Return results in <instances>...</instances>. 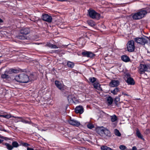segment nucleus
<instances>
[{
    "mask_svg": "<svg viewBox=\"0 0 150 150\" xmlns=\"http://www.w3.org/2000/svg\"><path fill=\"white\" fill-rule=\"evenodd\" d=\"M14 79L17 82L24 83H27L30 81L28 76L23 73L16 76Z\"/></svg>",
    "mask_w": 150,
    "mask_h": 150,
    "instance_id": "f257e3e1",
    "label": "nucleus"
},
{
    "mask_svg": "<svg viewBox=\"0 0 150 150\" xmlns=\"http://www.w3.org/2000/svg\"><path fill=\"white\" fill-rule=\"evenodd\" d=\"M147 13L148 12L146 8L145 9H142L140 11L133 14L132 18L135 20L140 19L143 18Z\"/></svg>",
    "mask_w": 150,
    "mask_h": 150,
    "instance_id": "f03ea898",
    "label": "nucleus"
},
{
    "mask_svg": "<svg viewBox=\"0 0 150 150\" xmlns=\"http://www.w3.org/2000/svg\"><path fill=\"white\" fill-rule=\"evenodd\" d=\"M134 41L137 43L141 45H144L149 43V38L147 37L144 36L141 38H136L134 39Z\"/></svg>",
    "mask_w": 150,
    "mask_h": 150,
    "instance_id": "7ed1b4c3",
    "label": "nucleus"
},
{
    "mask_svg": "<svg viewBox=\"0 0 150 150\" xmlns=\"http://www.w3.org/2000/svg\"><path fill=\"white\" fill-rule=\"evenodd\" d=\"M88 13L89 16L91 18L98 20L100 18V14L97 13L94 10L89 9L88 10Z\"/></svg>",
    "mask_w": 150,
    "mask_h": 150,
    "instance_id": "20e7f679",
    "label": "nucleus"
},
{
    "mask_svg": "<svg viewBox=\"0 0 150 150\" xmlns=\"http://www.w3.org/2000/svg\"><path fill=\"white\" fill-rule=\"evenodd\" d=\"M138 71L140 74H142L145 71H150V68L148 65L141 64L138 67Z\"/></svg>",
    "mask_w": 150,
    "mask_h": 150,
    "instance_id": "39448f33",
    "label": "nucleus"
},
{
    "mask_svg": "<svg viewBox=\"0 0 150 150\" xmlns=\"http://www.w3.org/2000/svg\"><path fill=\"white\" fill-rule=\"evenodd\" d=\"M134 42V40H131L128 42L127 44V49L129 52H133L135 48Z\"/></svg>",
    "mask_w": 150,
    "mask_h": 150,
    "instance_id": "423d86ee",
    "label": "nucleus"
},
{
    "mask_svg": "<svg viewBox=\"0 0 150 150\" xmlns=\"http://www.w3.org/2000/svg\"><path fill=\"white\" fill-rule=\"evenodd\" d=\"M55 84L57 87L61 91H63L65 89V86L64 85L62 82L55 81Z\"/></svg>",
    "mask_w": 150,
    "mask_h": 150,
    "instance_id": "0eeeda50",
    "label": "nucleus"
},
{
    "mask_svg": "<svg viewBox=\"0 0 150 150\" xmlns=\"http://www.w3.org/2000/svg\"><path fill=\"white\" fill-rule=\"evenodd\" d=\"M42 18L44 21L48 23H51L52 21V17L47 14H43L42 16Z\"/></svg>",
    "mask_w": 150,
    "mask_h": 150,
    "instance_id": "6e6552de",
    "label": "nucleus"
},
{
    "mask_svg": "<svg viewBox=\"0 0 150 150\" xmlns=\"http://www.w3.org/2000/svg\"><path fill=\"white\" fill-rule=\"evenodd\" d=\"M68 122L70 125L76 127H78L80 125V122H79L76 120L72 119L71 118L68 120Z\"/></svg>",
    "mask_w": 150,
    "mask_h": 150,
    "instance_id": "1a4fd4ad",
    "label": "nucleus"
},
{
    "mask_svg": "<svg viewBox=\"0 0 150 150\" xmlns=\"http://www.w3.org/2000/svg\"><path fill=\"white\" fill-rule=\"evenodd\" d=\"M82 54L84 56L92 58L95 56V54L91 52L85 51L82 53Z\"/></svg>",
    "mask_w": 150,
    "mask_h": 150,
    "instance_id": "9d476101",
    "label": "nucleus"
},
{
    "mask_svg": "<svg viewBox=\"0 0 150 150\" xmlns=\"http://www.w3.org/2000/svg\"><path fill=\"white\" fill-rule=\"evenodd\" d=\"M119 84V82L117 80H112L110 83V86L111 87H116Z\"/></svg>",
    "mask_w": 150,
    "mask_h": 150,
    "instance_id": "9b49d317",
    "label": "nucleus"
},
{
    "mask_svg": "<svg viewBox=\"0 0 150 150\" xmlns=\"http://www.w3.org/2000/svg\"><path fill=\"white\" fill-rule=\"evenodd\" d=\"M75 111L77 113L82 114L83 112V108L82 106H78L75 108Z\"/></svg>",
    "mask_w": 150,
    "mask_h": 150,
    "instance_id": "f8f14e48",
    "label": "nucleus"
},
{
    "mask_svg": "<svg viewBox=\"0 0 150 150\" xmlns=\"http://www.w3.org/2000/svg\"><path fill=\"white\" fill-rule=\"evenodd\" d=\"M30 32V29L28 28H25L21 29L20 31L21 34L23 35H26L29 34Z\"/></svg>",
    "mask_w": 150,
    "mask_h": 150,
    "instance_id": "ddd939ff",
    "label": "nucleus"
},
{
    "mask_svg": "<svg viewBox=\"0 0 150 150\" xmlns=\"http://www.w3.org/2000/svg\"><path fill=\"white\" fill-rule=\"evenodd\" d=\"M126 82L128 85H133L135 83V81L134 79L131 77H127Z\"/></svg>",
    "mask_w": 150,
    "mask_h": 150,
    "instance_id": "4468645a",
    "label": "nucleus"
},
{
    "mask_svg": "<svg viewBox=\"0 0 150 150\" xmlns=\"http://www.w3.org/2000/svg\"><path fill=\"white\" fill-rule=\"evenodd\" d=\"M67 99L69 102L71 103H75L76 98L73 95H69L67 97Z\"/></svg>",
    "mask_w": 150,
    "mask_h": 150,
    "instance_id": "2eb2a0df",
    "label": "nucleus"
},
{
    "mask_svg": "<svg viewBox=\"0 0 150 150\" xmlns=\"http://www.w3.org/2000/svg\"><path fill=\"white\" fill-rule=\"evenodd\" d=\"M104 129L103 128H100L97 129V132L98 133L100 136H104Z\"/></svg>",
    "mask_w": 150,
    "mask_h": 150,
    "instance_id": "dca6fc26",
    "label": "nucleus"
},
{
    "mask_svg": "<svg viewBox=\"0 0 150 150\" xmlns=\"http://www.w3.org/2000/svg\"><path fill=\"white\" fill-rule=\"evenodd\" d=\"M121 59L124 62H128L130 61L129 58L126 55H122L121 56Z\"/></svg>",
    "mask_w": 150,
    "mask_h": 150,
    "instance_id": "f3484780",
    "label": "nucleus"
},
{
    "mask_svg": "<svg viewBox=\"0 0 150 150\" xmlns=\"http://www.w3.org/2000/svg\"><path fill=\"white\" fill-rule=\"evenodd\" d=\"M88 24L91 27H93L96 25L95 22L92 20H90L87 21Z\"/></svg>",
    "mask_w": 150,
    "mask_h": 150,
    "instance_id": "a211bd4d",
    "label": "nucleus"
},
{
    "mask_svg": "<svg viewBox=\"0 0 150 150\" xmlns=\"http://www.w3.org/2000/svg\"><path fill=\"white\" fill-rule=\"evenodd\" d=\"M113 101L112 98L110 96H109L107 98V102L108 105H110L112 104Z\"/></svg>",
    "mask_w": 150,
    "mask_h": 150,
    "instance_id": "6ab92c4d",
    "label": "nucleus"
},
{
    "mask_svg": "<svg viewBox=\"0 0 150 150\" xmlns=\"http://www.w3.org/2000/svg\"><path fill=\"white\" fill-rule=\"evenodd\" d=\"M93 86L95 88L97 89L98 90H102L100 87V85L98 83L96 82L94 83L93 84Z\"/></svg>",
    "mask_w": 150,
    "mask_h": 150,
    "instance_id": "aec40b11",
    "label": "nucleus"
},
{
    "mask_svg": "<svg viewBox=\"0 0 150 150\" xmlns=\"http://www.w3.org/2000/svg\"><path fill=\"white\" fill-rule=\"evenodd\" d=\"M111 121L112 122H115L117 120V116L115 115H113L110 116Z\"/></svg>",
    "mask_w": 150,
    "mask_h": 150,
    "instance_id": "412c9836",
    "label": "nucleus"
},
{
    "mask_svg": "<svg viewBox=\"0 0 150 150\" xmlns=\"http://www.w3.org/2000/svg\"><path fill=\"white\" fill-rule=\"evenodd\" d=\"M105 135L108 137H110L111 136V133L110 131L108 129H104V135Z\"/></svg>",
    "mask_w": 150,
    "mask_h": 150,
    "instance_id": "4be33fe9",
    "label": "nucleus"
},
{
    "mask_svg": "<svg viewBox=\"0 0 150 150\" xmlns=\"http://www.w3.org/2000/svg\"><path fill=\"white\" fill-rule=\"evenodd\" d=\"M119 91V89L118 88H115L114 89L111 90V92L114 95H116Z\"/></svg>",
    "mask_w": 150,
    "mask_h": 150,
    "instance_id": "5701e85b",
    "label": "nucleus"
},
{
    "mask_svg": "<svg viewBox=\"0 0 150 150\" xmlns=\"http://www.w3.org/2000/svg\"><path fill=\"white\" fill-rule=\"evenodd\" d=\"M6 147V148L8 150H12L13 149V147H12V145H11L8 143H5V144Z\"/></svg>",
    "mask_w": 150,
    "mask_h": 150,
    "instance_id": "b1692460",
    "label": "nucleus"
},
{
    "mask_svg": "<svg viewBox=\"0 0 150 150\" xmlns=\"http://www.w3.org/2000/svg\"><path fill=\"white\" fill-rule=\"evenodd\" d=\"M67 65L68 67L72 68L74 67V64L72 62L68 61L67 62Z\"/></svg>",
    "mask_w": 150,
    "mask_h": 150,
    "instance_id": "393cba45",
    "label": "nucleus"
},
{
    "mask_svg": "<svg viewBox=\"0 0 150 150\" xmlns=\"http://www.w3.org/2000/svg\"><path fill=\"white\" fill-rule=\"evenodd\" d=\"M12 147L15 148H17L19 146L18 143L16 141H13L12 142Z\"/></svg>",
    "mask_w": 150,
    "mask_h": 150,
    "instance_id": "a878e982",
    "label": "nucleus"
},
{
    "mask_svg": "<svg viewBox=\"0 0 150 150\" xmlns=\"http://www.w3.org/2000/svg\"><path fill=\"white\" fill-rule=\"evenodd\" d=\"M115 134L118 137H120L121 135V134L119 131L117 129H115L114 130Z\"/></svg>",
    "mask_w": 150,
    "mask_h": 150,
    "instance_id": "bb28decb",
    "label": "nucleus"
},
{
    "mask_svg": "<svg viewBox=\"0 0 150 150\" xmlns=\"http://www.w3.org/2000/svg\"><path fill=\"white\" fill-rule=\"evenodd\" d=\"M110 148L106 146H103L101 147V150H110Z\"/></svg>",
    "mask_w": 150,
    "mask_h": 150,
    "instance_id": "cd10ccee",
    "label": "nucleus"
},
{
    "mask_svg": "<svg viewBox=\"0 0 150 150\" xmlns=\"http://www.w3.org/2000/svg\"><path fill=\"white\" fill-rule=\"evenodd\" d=\"M110 148L106 146H103L101 147V150H110Z\"/></svg>",
    "mask_w": 150,
    "mask_h": 150,
    "instance_id": "c85d7f7f",
    "label": "nucleus"
},
{
    "mask_svg": "<svg viewBox=\"0 0 150 150\" xmlns=\"http://www.w3.org/2000/svg\"><path fill=\"white\" fill-rule=\"evenodd\" d=\"M136 134L137 136L139 138H140L141 139H143V138L141 135V134L139 130H137L136 132Z\"/></svg>",
    "mask_w": 150,
    "mask_h": 150,
    "instance_id": "c756f323",
    "label": "nucleus"
},
{
    "mask_svg": "<svg viewBox=\"0 0 150 150\" xmlns=\"http://www.w3.org/2000/svg\"><path fill=\"white\" fill-rule=\"evenodd\" d=\"M13 116H11L10 115H0V117H4L8 119L10 118L11 117H13Z\"/></svg>",
    "mask_w": 150,
    "mask_h": 150,
    "instance_id": "7c9ffc66",
    "label": "nucleus"
},
{
    "mask_svg": "<svg viewBox=\"0 0 150 150\" xmlns=\"http://www.w3.org/2000/svg\"><path fill=\"white\" fill-rule=\"evenodd\" d=\"M21 122L25 124L28 123L29 124H30L31 123H32V122L31 121L29 122L27 120H25L24 119H23V120H22L17 121V122Z\"/></svg>",
    "mask_w": 150,
    "mask_h": 150,
    "instance_id": "2f4dec72",
    "label": "nucleus"
},
{
    "mask_svg": "<svg viewBox=\"0 0 150 150\" xmlns=\"http://www.w3.org/2000/svg\"><path fill=\"white\" fill-rule=\"evenodd\" d=\"M96 79L94 77H90L89 79V80L92 83H94L96 81Z\"/></svg>",
    "mask_w": 150,
    "mask_h": 150,
    "instance_id": "473e14b6",
    "label": "nucleus"
},
{
    "mask_svg": "<svg viewBox=\"0 0 150 150\" xmlns=\"http://www.w3.org/2000/svg\"><path fill=\"white\" fill-rule=\"evenodd\" d=\"M23 35H18L17 37V38L19 39L24 40L25 38V36H24Z\"/></svg>",
    "mask_w": 150,
    "mask_h": 150,
    "instance_id": "72a5a7b5",
    "label": "nucleus"
},
{
    "mask_svg": "<svg viewBox=\"0 0 150 150\" xmlns=\"http://www.w3.org/2000/svg\"><path fill=\"white\" fill-rule=\"evenodd\" d=\"M119 148L121 150H124L125 149L128 150V149H127L126 147L125 146L123 145H120L119 146Z\"/></svg>",
    "mask_w": 150,
    "mask_h": 150,
    "instance_id": "f704fd0d",
    "label": "nucleus"
},
{
    "mask_svg": "<svg viewBox=\"0 0 150 150\" xmlns=\"http://www.w3.org/2000/svg\"><path fill=\"white\" fill-rule=\"evenodd\" d=\"M120 101V96L117 97L115 98V103L116 104H117Z\"/></svg>",
    "mask_w": 150,
    "mask_h": 150,
    "instance_id": "c9c22d12",
    "label": "nucleus"
},
{
    "mask_svg": "<svg viewBox=\"0 0 150 150\" xmlns=\"http://www.w3.org/2000/svg\"><path fill=\"white\" fill-rule=\"evenodd\" d=\"M21 145L22 146L25 147H27L28 146H30V144L28 143L25 142L21 143Z\"/></svg>",
    "mask_w": 150,
    "mask_h": 150,
    "instance_id": "e433bc0d",
    "label": "nucleus"
},
{
    "mask_svg": "<svg viewBox=\"0 0 150 150\" xmlns=\"http://www.w3.org/2000/svg\"><path fill=\"white\" fill-rule=\"evenodd\" d=\"M88 128L90 129H92L94 127L93 125L91 124H89L87 125Z\"/></svg>",
    "mask_w": 150,
    "mask_h": 150,
    "instance_id": "4c0bfd02",
    "label": "nucleus"
},
{
    "mask_svg": "<svg viewBox=\"0 0 150 150\" xmlns=\"http://www.w3.org/2000/svg\"><path fill=\"white\" fill-rule=\"evenodd\" d=\"M8 75H7L5 74H3L1 76V77L2 78H4V79L8 78Z\"/></svg>",
    "mask_w": 150,
    "mask_h": 150,
    "instance_id": "58836bf2",
    "label": "nucleus"
},
{
    "mask_svg": "<svg viewBox=\"0 0 150 150\" xmlns=\"http://www.w3.org/2000/svg\"><path fill=\"white\" fill-rule=\"evenodd\" d=\"M52 45V44L51 43L47 42L46 45L45 46L51 48Z\"/></svg>",
    "mask_w": 150,
    "mask_h": 150,
    "instance_id": "ea45409f",
    "label": "nucleus"
},
{
    "mask_svg": "<svg viewBox=\"0 0 150 150\" xmlns=\"http://www.w3.org/2000/svg\"><path fill=\"white\" fill-rule=\"evenodd\" d=\"M13 117H14L15 118H17L18 119L20 120H23L24 119L22 117H15L14 116H13Z\"/></svg>",
    "mask_w": 150,
    "mask_h": 150,
    "instance_id": "a19ab883",
    "label": "nucleus"
},
{
    "mask_svg": "<svg viewBox=\"0 0 150 150\" xmlns=\"http://www.w3.org/2000/svg\"><path fill=\"white\" fill-rule=\"evenodd\" d=\"M30 124H32L33 126H34V127H35L37 128H38V130H40V129H39V128L38 127V126L37 125H36L35 124H33L32 122V123H31Z\"/></svg>",
    "mask_w": 150,
    "mask_h": 150,
    "instance_id": "79ce46f5",
    "label": "nucleus"
},
{
    "mask_svg": "<svg viewBox=\"0 0 150 150\" xmlns=\"http://www.w3.org/2000/svg\"><path fill=\"white\" fill-rule=\"evenodd\" d=\"M58 48V47H57L56 45H54L52 44L51 48H52V49H57Z\"/></svg>",
    "mask_w": 150,
    "mask_h": 150,
    "instance_id": "37998d69",
    "label": "nucleus"
},
{
    "mask_svg": "<svg viewBox=\"0 0 150 150\" xmlns=\"http://www.w3.org/2000/svg\"><path fill=\"white\" fill-rule=\"evenodd\" d=\"M146 9H147L148 12H150V5L146 7Z\"/></svg>",
    "mask_w": 150,
    "mask_h": 150,
    "instance_id": "c03bdc74",
    "label": "nucleus"
},
{
    "mask_svg": "<svg viewBox=\"0 0 150 150\" xmlns=\"http://www.w3.org/2000/svg\"><path fill=\"white\" fill-rule=\"evenodd\" d=\"M137 148L136 146H134L133 147L132 149H130L129 150H137Z\"/></svg>",
    "mask_w": 150,
    "mask_h": 150,
    "instance_id": "a18cd8bd",
    "label": "nucleus"
},
{
    "mask_svg": "<svg viewBox=\"0 0 150 150\" xmlns=\"http://www.w3.org/2000/svg\"><path fill=\"white\" fill-rule=\"evenodd\" d=\"M122 94L125 96H129V95H128V94L126 93H125L124 92H122Z\"/></svg>",
    "mask_w": 150,
    "mask_h": 150,
    "instance_id": "49530a36",
    "label": "nucleus"
},
{
    "mask_svg": "<svg viewBox=\"0 0 150 150\" xmlns=\"http://www.w3.org/2000/svg\"><path fill=\"white\" fill-rule=\"evenodd\" d=\"M27 150H35L33 148H30L29 147H27Z\"/></svg>",
    "mask_w": 150,
    "mask_h": 150,
    "instance_id": "de8ad7c7",
    "label": "nucleus"
},
{
    "mask_svg": "<svg viewBox=\"0 0 150 150\" xmlns=\"http://www.w3.org/2000/svg\"><path fill=\"white\" fill-rule=\"evenodd\" d=\"M60 50H56L55 51V52L56 53H59V52H60Z\"/></svg>",
    "mask_w": 150,
    "mask_h": 150,
    "instance_id": "09e8293b",
    "label": "nucleus"
},
{
    "mask_svg": "<svg viewBox=\"0 0 150 150\" xmlns=\"http://www.w3.org/2000/svg\"><path fill=\"white\" fill-rule=\"evenodd\" d=\"M3 141V140L0 139V143H1Z\"/></svg>",
    "mask_w": 150,
    "mask_h": 150,
    "instance_id": "8fccbe9b",
    "label": "nucleus"
},
{
    "mask_svg": "<svg viewBox=\"0 0 150 150\" xmlns=\"http://www.w3.org/2000/svg\"><path fill=\"white\" fill-rule=\"evenodd\" d=\"M46 130H47V129H42L41 130L42 131H46Z\"/></svg>",
    "mask_w": 150,
    "mask_h": 150,
    "instance_id": "3c124183",
    "label": "nucleus"
},
{
    "mask_svg": "<svg viewBox=\"0 0 150 150\" xmlns=\"http://www.w3.org/2000/svg\"><path fill=\"white\" fill-rule=\"evenodd\" d=\"M149 43L150 44V39H149Z\"/></svg>",
    "mask_w": 150,
    "mask_h": 150,
    "instance_id": "603ef678",
    "label": "nucleus"
},
{
    "mask_svg": "<svg viewBox=\"0 0 150 150\" xmlns=\"http://www.w3.org/2000/svg\"><path fill=\"white\" fill-rule=\"evenodd\" d=\"M35 150H38V149H35Z\"/></svg>",
    "mask_w": 150,
    "mask_h": 150,
    "instance_id": "864d4df0",
    "label": "nucleus"
}]
</instances>
